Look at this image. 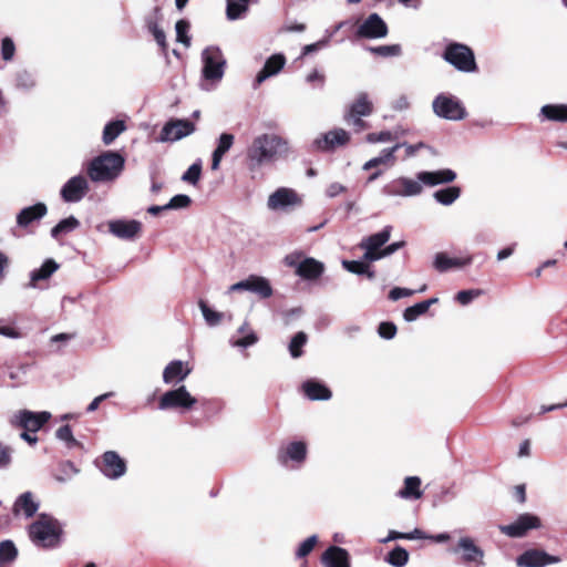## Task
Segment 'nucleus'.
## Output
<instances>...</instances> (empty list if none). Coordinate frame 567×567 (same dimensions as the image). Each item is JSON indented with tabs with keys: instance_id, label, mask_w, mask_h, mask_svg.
Masks as SVG:
<instances>
[{
	"instance_id": "nucleus-1",
	"label": "nucleus",
	"mask_w": 567,
	"mask_h": 567,
	"mask_svg": "<svg viewBox=\"0 0 567 567\" xmlns=\"http://www.w3.org/2000/svg\"><path fill=\"white\" fill-rule=\"evenodd\" d=\"M288 142L279 135L265 133L256 136L246 152L247 167L258 171L266 164L274 162L278 156L287 153Z\"/></svg>"
},
{
	"instance_id": "nucleus-2",
	"label": "nucleus",
	"mask_w": 567,
	"mask_h": 567,
	"mask_svg": "<svg viewBox=\"0 0 567 567\" xmlns=\"http://www.w3.org/2000/svg\"><path fill=\"white\" fill-rule=\"evenodd\" d=\"M29 536L38 547L56 548L62 543L63 526L52 515L41 513L29 526Z\"/></svg>"
},
{
	"instance_id": "nucleus-3",
	"label": "nucleus",
	"mask_w": 567,
	"mask_h": 567,
	"mask_svg": "<svg viewBox=\"0 0 567 567\" xmlns=\"http://www.w3.org/2000/svg\"><path fill=\"white\" fill-rule=\"evenodd\" d=\"M124 157L112 151L94 157L87 166V175L93 182L114 181L124 168Z\"/></svg>"
},
{
	"instance_id": "nucleus-4",
	"label": "nucleus",
	"mask_w": 567,
	"mask_h": 567,
	"mask_svg": "<svg viewBox=\"0 0 567 567\" xmlns=\"http://www.w3.org/2000/svg\"><path fill=\"white\" fill-rule=\"evenodd\" d=\"M443 59L460 72L471 73L477 70L473 50L463 43L447 44L443 52Z\"/></svg>"
},
{
	"instance_id": "nucleus-5",
	"label": "nucleus",
	"mask_w": 567,
	"mask_h": 567,
	"mask_svg": "<svg viewBox=\"0 0 567 567\" xmlns=\"http://www.w3.org/2000/svg\"><path fill=\"white\" fill-rule=\"evenodd\" d=\"M202 76L212 83L219 82L225 73L226 59L218 47L210 45L202 52Z\"/></svg>"
},
{
	"instance_id": "nucleus-6",
	"label": "nucleus",
	"mask_w": 567,
	"mask_h": 567,
	"mask_svg": "<svg viewBox=\"0 0 567 567\" xmlns=\"http://www.w3.org/2000/svg\"><path fill=\"white\" fill-rule=\"evenodd\" d=\"M432 109L436 116L447 121H461L467 112L463 103L451 94L441 93L432 102Z\"/></svg>"
},
{
	"instance_id": "nucleus-7",
	"label": "nucleus",
	"mask_w": 567,
	"mask_h": 567,
	"mask_svg": "<svg viewBox=\"0 0 567 567\" xmlns=\"http://www.w3.org/2000/svg\"><path fill=\"white\" fill-rule=\"evenodd\" d=\"M197 403L185 385L177 389L166 391L158 402L159 410L182 409L190 410Z\"/></svg>"
},
{
	"instance_id": "nucleus-8",
	"label": "nucleus",
	"mask_w": 567,
	"mask_h": 567,
	"mask_svg": "<svg viewBox=\"0 0 567 567\" xmlns=\"http://www.w3.org/2000/svg\"><path fill=\"white\" fill-rule=\"evenodd\" d=\"M50 419H51V413L47 412V411L33 412L30 410H20L11 416L10 424L14 427L23 429V431H29V432L35 433Z\"/></svg>"
},
{
	"instance_id": "nucleus-9",
	"label": "nucleus",
	"mask_w": 567,
	"mask_h": 567,
	"mask_svg": "<svg viewBox=\"0 0 567 567\" xmlns=\"http://www.w3.org/2000/svg\"><path fill=\"white\" fill-rule=\"evenodd\" d=\"M423 192V183L417 178L398 177L382 188V194L390 197H412Z\"/></svg>"
},
{
	"instance_id": "nucleus-10",
	"label": "nucleus",
	"mask_w": 567,
	"mask_h": 567,
	"mask_svg": "<svg viewBox=\"0 0 567 567\" xmlns=\"http://www.w3.org/2000/svg\"><path fill=\"white\" fill-rule=\"evenodd\" d=\"M235 291H249L261 299L271 297L274 292L269 280L257 275H250L246 279L231 285L227 292L230 293Z\"/></svg>"
},
{
	"instance_id": "nucleus-11",
	"label": "nucleus",
	"mask_w": 567,
	"mask_h": 567,
	"mask_svg": "<svg viewBox=\"0 0 567 567\" xmlns=\"http://www.w3.org/2000/svg\"><path fill=\"white\" fill-rule=\"evenodd\" d=\"M195 132V124L189 120H169L163 126L158 142H176Z\"/></svg>"
},
{
	"instance_id": "nucleus-12",
	"label": "nucleus",
	"mask_w": 567,
	"mask_h": 567,
	"mask_svg": "<svg viewBox=\"0 0 567 567\" xmlns=\"http://www.w3.org/2000/svg\"><path fill=\"white\" fill-rule=\"evenodd\" d=\"M449 551L455 555L461 554L464 564H484V550L470 536L461 537L456 546L451 547Z\"/></svg>"
},
{
	"instance_id": "nucleus-13",
	"label": "nucleus",
	"mask_w": 567,
	"mask_h": 567,
	"mask_svg": "<svg viewBox=\"0 0 567 567\" xmlns=\"http://www.w3.org/2000/svg\"><path fill=\"white\" fill-rule=\"evenodd\" d=\"M540 527V520L537 516L525 513L518 516V518L508 525H501L499 530L513 538L523 537L530 529Z\"/></svg>"
},
{
	"instance_id": "nucleus-14",
	"label": "nucleus",
	"mask_w": 567,
	"mask_h": 567,
	"mask_svg": "<svg viewBox=\"0 0 567 567\" xmlns=\"http://www.w3.org/2000/svg\"><path fill=\"white\" fill-rule=\"evenodd\" d=\"M301 205L298 194L287 187H280L269 195L267 207L270 210H287L289 207Z\"/></svg>"
},
{
	"instance_id": "nucleus-15",
	"label": "nucleus",
	"mask_w": 567,
	"mask_h": 567,
	"mask_svg": "<svg viewBox=\"0 0 567 567\" xmlns=\"http://www.w3.org/2000/svg\"><path fill=\"white\" fill-rule=\"evenodd\" d=\"M89 192V183L82 175L71 177L61 188L60 195L65 203H79Z\"/></svg>"
},
{
	"instance_id": "nucleus-16",
	"label": "nucleus",
	"mask_w": 567,
	"mask_h": 567,
	"mask_svg": "<svg viewBox=\"0 0 567 567\" xmlns=\"http://www.w3.org/2000/svg\"><path fill=\"white\" fill-rule=\"evenodd\" d=\"M559 561L560 557L549 555L538 549H528L516 558V565L518 567H545Z\"/></svg>"
},
{
	"instance_id": "nucleus-17",
	"label": "nucleus",
	"mask_w": 567,
	"mask_h": 567,
	"mask_svg": "<svg viewBox=\"0 0 567 567\" xmlns=\"http://www.w3.org/2000/svg\"><path fill=\"white\" fill-rule=\"evenodd\" d=\"M349 140L350 135L346 130L334 128L317 137L312 145L316 150L327 152L346 145Z\"/></svg>"
},
{
	"instance_id": "nucleus-18",
	"label": "nucleus",
	"mask_w": 567,
	"mask_h": 567,
	"mask_svg": "<svg viewBox=\"0 0 567 567\" xmlns=\"http://www.w3.org/2000/svg\"><path fill=\"white\" fill-rule=\"evenodd\" d=\"M386 34L388 25L378 13H371L357 30V35L365 39H380Z\"/></svg>"
},
{
	"instance_id": "nucleus-19",
	"label": "nucleus",
	"mask_w": 567,
	"mask_h": 567,
	"mask_svg": "<svg viewBox=\"0 0 567 567\" xmlns=\"http://www.w3.org/2000/svg\"><path fill=\"white\" fill-rule=\"evenodd\" d=\"M100 470L106 477L117 480L125 474L126 463L115 451H107L102 455Z\"/></svg>"
},
{
	"instance_id": "nucleus-20",
	"label": "nucleus",
	"mask_w": 567,
	"mask_h": 567,
	"mask_svg": "<svg viewBox=\"0 0 567 567\" xmlns=\"http://www.w3.org/2000/svg\"><path fill=\"white\" fill-rule=\"evenodd\" d=\"M307 456V446L303 442L296 441L289 443L287 446L282 447L278 452V462L284 465L288 466V462L291 461L296 463L297 465H300L303 463Z\"/></svg>"
},
{
	"instance_id": "nucleus-21",
	"label": "nucleus",
	"mask_w": 567,
	"mask_h": 567,
	"mask_svg": "<svg viewBox=\"0 0 567 567\" xmlns=\"http://www.w3.org/2000/svg\"><path fill=\"white\" fill-rule=\"evenodd\" d=\"M415 177L425 186L434 187L441 184H449L455 181L456 173L451 168L439 171H422L416 173Z\"/></svg>"
},
{
	"instance_id": "nucleus-22",
	"label": "nucleus",
	"mask_w": 567,
	"mask_h": 567,
	"mask_svg": "<svg viewBox=\"0 0 567 567\" xmlns=\"http://www.w3.org/2000/svg\"><path fill=\"white\" fill-rule=\"evenodd\" d=\"M58 269L59 264L54 259H47L40 268L30 272L29 282L24 285V288L42 289L40 282L48 280Z\"/></svg>"
},
{
	"instance_id": "nucleus-23",
	"label": "nucleus",
	"mask_w": 567,
	"mask_h": 567,
	"mask_svg": "<svg viewBox=\"0 0 567 567\" xmlns=\"http://www.w3.org/2000/svg\"><path fill=\"white\" fill-rule=\"evenodd\" d=\"M142 229L137 220H113L109 223V230L121 239H133Z\"/></svg>"
},
{
	"instance_id": "nucleus-24",
	"label": "nucleus",
	"mask_w": 567,
	"mask_h": 567,
	"mask_svg": "<svg viewBox=\"0 0 567 567\" xmlns=\"http://www.w3.org/2000/svg\"><path fill=\"white\" fill-rule=\"evenodd\" d=\"M286 64V56L282 53H276L269 56L262 69L256 75L255 82L257 85L261 84L267 79L277 75Z\"/></svg>"
},
{
	"instance_id": "nucleus-25",
	"label": "nucleus",
	"mask_w": 567,
	"mask_h": 567,
	"mask_svg": "<svg viewBox=\"0 0 567 567\" xmlns=\"http://www.w3.org/2000/svg\"><path fill=\"white\" fill-rule=\"evenodd\" d=\"M324 567H350V557L344 548L330 546L321 557Z\"/></svg>"
},
{
	"instance_id": "nucleus-26",
	"label": "nucleus",
	"mask_w": 567,
	"mask_h": 567,
	"mask_svg": "<svg viewBox=\"0 0 567 567\" xmlns=\"http://www.w3.org/2000/svg\"><path fill=\"white\" fill-rule=\"evenodd\" d=\"M301 389L305 395L311 401H327L332 396L329 388L316 379L305 381Z\"/></svg>"
},
{
	"instance_id": "nucleus-27",
	"label": "nucleus",
	"mask_w": 567,
	"mask_h": 567,
	"mask_svg": "<svg viewBox=\"0 0 567 567\" xmlns=\"http://www.w3.org/2000/svg\"><path fill=\"white\" fill-rule=\"evenodd\" d=\"M48 208L43 203H37L32 206L24 207L17 215V224L19 227L25 228L31 223L40 220L47 215Z\"/></svg>"
},
{
	"instance_id": "nucleus-28",
	"label": "nucleus",
	"mask_w": 567,
	"mask_h": 567,
	"mask_svg": "<svg viewBox=\"0 0 567 567\" xmlns=\"http://www.w3.org/2000/svg\"><path fill=\"white\" fill-rule=\"evenodd\" d=\"M39 502L34 501L31 492L22 493L14 502L12 512L16 516L23 514L27 518L32 517L39 509Z\"/></svg>"
},
{
	"instance_id": "nucleus-29",
	"label": "nucleus",
	"mask_w": 567,
	"mask_h": 567,
	"mask_svg": "<svg viewBox=\"0 0 567 567\" xmlns=\"http://www.w3.org/2000/svg\"><path fill=\"white\" fill-rule=\"evenodd\" d=\"M190 370L185 368L184 362L181 360L171 361L163 371V382L166 384H172L175 382L184 381Z\"/></svg>"
},
{
	"instance_id": "nucleus-30",
	"label": "nucleus",
	"mask_w": 567,
	"mask_h": 567,
	"mask_svg": "<svg viewBox=\"0 0 567 567\" xmlns=\"http://www.w3.org/2000/svg\"><path fill=\"white\" fill-rule=\"evenodd\" d=\"M323 270L322 262L309 257L297 265L296 274L303 279L315 280L322 275Z\"/></svg>"
},
{
	"instance_id": "nucleus-31",
	"label": "nucleus",
	"mask_w": 567,
	"mask_h": 567,
	"mask_svg": "<svg viewBox=\"0 0 567 567\" xmlns=\"http://www.w3.org/2000/svg\"><path fill=\"white\" fill-rule=\"evenodd\" d=\"M391 233L392 226L388 225L381 231L362 238L358 246L359 248H369L370 250H381L389 241Z\"/></svg>"
},
{
	"instance_id": "nucleus-32",
	"label": "nucleus",
	"mask_w": 567,
	"mask_h": 567,
	"mask_svg": "<svg viewBox=\"0 0 567 567\" xmlns=\"http://www.w3.org/2000/svg\"><path fill=\"white\" fill-rule=\"evenodd\" d=\"M471 262L472 257H467L465 259L451 258L445 252H437L434 256L433 267L439 272H446L452 268H461L463 266L470 265Z\"/></svg>"
},
{
	"instance_id": "nucleus-33",
	"label": "nucleus",
	"mask_w": 567,
	"mask_h": 567,
	"mask_svg": "<svg viewBox=\"0 0 567 567\" xmlns=\"http://www.w3.org/2000/svg\"><path fill=\"white\" fill-rule=\"evenodd\" d=\"M373 112V104L369 100L368 93L361 92L357 95L355 100L351 103L344 114L350 117L353 116H369Z\"/></svg>"
},
{
	"instance_id": "nucleus-34",
	"label": "nucleus",
	"mask_w": 567,
	"mask_h": 567,
	"mask_svg": "<svg viewBox=\"0 0 567 567\" xmlns=\"http://www.w3.org/2000/svg\"><path fill=\"white\" fill-rule=\"evenodd\" d=\"M235 136L230 133H223L218 138V143L216 148L212 155V169L216 171L219 168V164L224 155L234 145Z\"/></svg>"
},
{
	"instance_id": "nucleus-35",
	"label": "nucleus",
	"mask_w": 567,
	"mask_h": 567,
	"mask_svg": "<svg viewBox=\"0 0 567 567\" xmlns=\"http://www.w3.org/2000/svg\"><path fill=\"white\" fill-rule=\"evenodd\" d=\"M540 121L567 122V104H546L539 111Z\"/></svg>"
},
{
	"instance_id": "nucleus-36",
	"label": "nucleus",
	"mask_w": 567,
	"mask_h": 567,
	"mask_svg": "<svg viewBox=\"0 0 567 567\" xmlns=\"http://www.w3.org/2000/svg\"><path fill=\"white\" fill-rule=\"evenodd\" d=\"M421 480L417 476H408L404 480V487L400 489L396 495L404 499H419L422 496V491L420 489Z\"/></svg>"
},
{
	"instance_id": "nucleus-37",
	"label": "nucleus",
	"mask_w": 567,
	"mask_h": 567,
	"mask_svg": "<svg viewBox=\"0 0 567 567\" xmlns=\"http://www.w3.org/2000/svg\"><path fill=\"white\" fill-rule=\"evenodd\" d=\"M14 87L20 91L29 92L37 85V79L33 72L22 69L18 70L13 76Z\"/></svg>"
},
{
	"instance_id": "nucleus-38",
	"label": "nucleus",
	"mask_w": 567,
	"mask_h": 567,
	"mask_svg": "<svg viewBox=\"0 0 567 567\" xmlns=\"http://www.w3.org/2000/svg\"><path fill=\"white\" fill-rule=\"evenodd\" d=\"M439 301L437 298H431L408 307L403 312V318L408 322L415 321L420 316L427 312L430 307Z\"/></svg>"
},
{
	"instance_id": "nucleus-39",
	"label": "nucleus",
	"mask_w": 567,
	"mask_h": 567,
	"mask_svg": "<svg viewBox=\"0 0 567 567\" xmlns=\"http://www.w3.org/2000/svg\"><path fill=\"white\" fill-rule=\"evenodd\" d=\"M126 130L125 122L115 120L109 122L103 130L102 141L105 145L112 144Z\"/></svg>"
},
{
	"instance_id": "nucleus-40",
	"label": "nucleus",
	"mask_w": 567,
	"mask_h": 567,
	"mask_svg": "<svg viewBox=\"0 0 567 567\" xmlns=\"http://www.w3.org/2000/svg\"><path fill=\"white\" fill-rule=\"evenodd\" d=\"M401 147V144H395L394 146L392 147H389V148H384L382 150V152L380 153L379 156L377 157H373L371 159H369L368 162H365L363 164V169L364 171H370L374 167H378L379 165L381 164H386L389 162H393L395 156H394V153Z\"/></svg>"
},
{
	"instance_id": "nucleus-41",
	"label": "nucleus",
	"mask_w": 567,
	"mask_h": 567,
	"mask_svg": "<svg viewBox=\"0 0 567 567\" xmlns=\"http://www.w3.org/2000/svg\"><path fill=\"white\" fill-rule=\"evenodd\" d=\"M461 196L458 186H449L433 193L434 199L444 206L452 205Z\"/></svg>"
},
{
	"instance_id": "nucleus-42",
	"label": "nucleus",
	"mask_w": 567,
	"mask_h": 567,
	"mask_svg": "<svg viewBox=\"0 0 567 567\" xmlns=\"http://www.w3.org/2000/svg\"><path fill=\"white\" fill-rule=\"evenodd\" d=\"M198 307L202 311V315L204 317V320L207 326L209 327H217L221 323L223 319L225 318L226 313L215 311L213 310L205 300L198 301Z\"/></svg>"
},
{
	"instance_id": "nucleus-43",
	"label": "nucleus",
	"mask_w": 567,
	"mask_h": 567,
	"mask_svg": "<svg viewBox=\"0 0 567 567\" xmlns=\"http://www.w3.org/2000/svg\"><path fill=\"white\" fill-rule=\"evenodd\" d=\"M385 561L393 567H404L409 561V551L402 546H395L388 553Z\"/></svg>"
},
{
	"instance_id": "nucleus-44",
	"label": "nucleus",
	"mask_w": 567,
	"mask_h": 567,
	"mask_svg": "<svg viewBox=\"0 0 567 567\" xmlns=\"http://www.w3.org/2000/svg\"><path fill=\"white\" fill-rule=\"evenodd\" d=\"M249 0H227L226 16L229 20H237L248 10Z\"/></svg>"
},
{
	"instance_id": "nucleus-45",
	"label": "nucleus",
	"mask_w": 567,
	"mask_h": 567,
	"mask_svg": "<svg viewBox=\"0 0 567 567\" xmlns=\"http://www.w3.org/2000/svg\"><path fill=\"white\" fill-rule=\"evenodd\" d=\"M80 223L74 216L60 220L52 229L51 236L58 238L61 234L70 233L79 227Z\"/></svg>"
},
{
	"instance_id": "nucleus-46",
	"label": "nucleus",
	"mask_w": 567,
	"mask_h": 567,
	"mask_svg": "<svg viewBox=\"0 0 567 567\" xmlns=\"http://www.w3.org/2000/svg\"><path fill=\"white\" fill-rule=\"evenodd\" d=\"M18 550L11 540L0 543V567L16 559Z\"/></svg>"
},
{
	"instance_id": "nucleus-47",
	"label": "nucleus",
	"mask_w": 567,
	"mask_h": 567,
	"mask_svg": "<svg viewBox=\"0 0 567 567\" xmlns=\"http://www.w3.org/2000/svg\"><path fill=\"white\" fill-rule=\"evenodd\" d=\"M308 337L303 331L297 332L290 343L289 352L292 358L297 359L302 355V347L307 343Z\"/></svg>"
},
{
	"instance_id": "nucleus-48",
	"label": "nucleus",
	"mask_w": 567,
	"mask_h": 567,
	"mask_svg": "<svg viewBox=\"0 0 567 567\" xmlns=\"http://www.w3.org/2000/svg\"><path fill=\"white\" fill-rule=\"evenodd\" d=\"M190 24L187 20H178L175 24L176 41L184 44L186 48L190 47V37L188 35Z\"/></svg>"
},
{
	"instance_id": "nucleus-49",
	"label": "nucleus",
	"mask_w": 567,
	"mask_h": 567,
	"mask_svg": "<svg viewBox=\"0 0 567 567\" xmlns=\"http://www.w3.org/2000/svg\"><path fill=\"white\" fill-rule=\"evenodd\" d=\"M78 472L79 470L75 465L71 461H66L60 464L59 473L54 475V478L60 483H64L72 478Z\"/></svg>"
},
{
	"instance_id": "nucleus-50",
	"label": "nucleus",
	"mask_w": 567,
	"mask_h": 567,
	"mask_svg": "<svg viewBox=\"0 0 567 567\" xmlns=\"http://www.w3.org/2000/svg\"><path fill=\"white\" fill-rule=\"evenodd\" d=\"M55 436L56 439H59L60 441H63L66 443V446L69 449H72L74 446H79L80 443L75 440V437L73 436V433H72V430H71V426L70 425H62L60 426L56 432H55Z\"/></svg>"
},
{
	"instance_id": "nucleus-51",
	"label": "nucleus",
	"mask_w": 567,
	"mask_h": 567,
	"mask_svg": "<svg viewBox=\"0 0 567 567\" xmlns=\"http://www.w3.org/2000/svg\"><path fill=\"white\" fill-rule=\"evenodd\" d=\"M202 174V163L197 161L193 163L188 169L183 174L182 181L189 183L192 185H196L200 178Z\"/></svg>"
},
{
	"instance_id": "nucleus-52",
	"label": "nucleus",
	"mask_w": 567,
	"mask_h": 567,
	"mask_svg": "<svg viewBox=\"0 0 567 567\" xmlns=\"http://www.w3.org/2000/svg\"><path fill=\"white\" fill-rule=\"evenodd\" d=\"M368 50L380 56H398L401 54L400 44L369 47Z\"/></svg>"
},
{
	"instance_id": "nucleus-53",
	"label": "nucleus",
	"mask_w": 567,
	"mask_h": 567,
	"mask_svg": "<svg viewBox=\"0 0 567 567\" xmlns=\"http://www.w3.org/2000/svg\"><path fill=\"white\" fill-rule=\"evenodd\" d=\"M342 267L347 271H349L351 274L359 275V276H362L363 272L368 271V264L364 262L362 259L361 260H343Z\"/></svg>"
},
{
	"instance_id": "nucleus-54",
	"label": "nucleus",
	"mask_w": 567,
	"mask_h": 567,
	"mask_svg": "<svg viewBox=\"0 0 567 567\" xmlns=\"http://www.w3.org/2000/svg\"><path fill=\"white\" fill-rule=\"evenodd\" d=\"M426 288H427L426 285H423L419 290L394 287L393 289L390 290L389 298L392 301H396L401 298L410 297V296L414 295L415 292H424L426 290Z\"/></svg>"
},
{
	"instance_id": "nucleus-55",
	"label": "nucleus",
	"mask_w": 567,
	"mask_h": 567,
	"mask_svg": "<svg viewBox=\"0 0 567 567\" xmlns=\"http://www.w3.org/2000/svg\"><path fill=\"white\" fill-rule=\"evenodd\" d=\"M192 199L188 195L178 194L173 196L169 202L166 204V208L168 209H182L186 208L190 205Z\"/></svg>"
},
{
	"instance_id": "nucleus-56",
	"label": "nucleus",
	"mask_w": 567,
	"mask_h": 567,
	"mask_svg": "<svg viewBox=\"0 0 567 567\" xmlns=\"http://www.w3.org/2000/svg\"><path fill=\"white\" fill-rule=\"evenodd\" d=\"M317 536L316 535H312L310 537H308L307 539H305L298 547L297 551H296V556L298 558H303L306 557L307 555H309L315 545L317 544Z\"/></svg>"
},
{
	"instance_id": "nucleus-57",
	"label": "nucleus",
	"mask_w": 567,
	"mask_h": 567,
	"mask_svg": "<svg viewBox=\"0 0 567 567\" xmlns=\"http://www.w3.org/2000/svg\"><path fill=\"white\" fill-rule=\"evenodd\" d=\"M483 293L480 289L461 290L456 293L455 299L463 306L468 305L472 300Z\"/></svg>"
},
{
	"instance_id": "nucleus-58",
	"label": "nucleus",
	"mask_w": 567,
	"mask_h": 567,
	"mask_svg": "<svg viewBox=\"0 0 567 567\" xmlns=\"http://www.w3.org/2000/svg\"><path fill=\"white\" fill-rule=\"evenodd\" d=\"M378 333L381 338L391 340L396 334V326L393 322H381L378 327Z\"/></svg>"
},
{
	"instance_id": "nucleus-59",
	"label": "nucleus",
	"mask_w": 567,
	"mask_h": 567,
	"mask_svg": "<svg viewBox=\"0 0 567 567\" xmlns=\"http://www.w3.org/2000/svg\"><path fill=\"white\" fill-rule=\"evenodd\" d=\"M16 47L10 38H4L1 42V55L4 61H10L14 55Z\"/></svg>"
},
{
	"instance_id": "nucleus-60",
	"label": "nucleus",
	"mask_w": 567,
	"mask_h": 567,
	"mask_svg": "<svg viewBox=\"0 0 567 567\" xmlns=\"http://www.w3.org/2000/svg\"><path fill=\"white\" fill-rule=\"evenodd\" d=\"M306 82L321 89L326 83V75L322 72L318 71L317 69H315L306 76Z\"/></svg>"
},
{
	"instance_id": "nucleus-61",
	"label": "nucleus",
	"mask_w": 567,
	"mask_h": 567,
	"mask_svg": "<svg viewBox=\"0 0 567 567\" xmlns=\"http://www.w3.org/2000/svg\"><path fill=\"white\" fill-rule=\"evenodd\" d=\"M365 140L368 143L389 142L393 140V135L390 131H382L379 133H369Z\"/></svg>"
},
{
	"instance_id": "nucleus-62",
	"label": "nucleus",
	"mask_w": 567,
	"mask_h": 567,
	"mask_svg": "<svg viewBox=\"0 0 567 567\" xmlns=\"http://www.w3.org/2000/svg\"><path fill=\"white\" fill-rule=\"evenodd\" d=\"M257 341H258L257 334L255 332H250L247 336H245L244 338H240V339L236 340L235 342H233V346L237 347V348H248V347L257 343Z\"/></svg>"
},
{
	"instance_id": "nucleus-63",
	"label": "nucleus",
	"mask_w": 567,
	"mask_h": 567,
	"mask_svg": "<svg viewBox=\"0 0 567 567\" xmlns=\"http://www.w3.org/2000/svg\"><path fill=\"white\" fill-rule=\"evenodd\" d=\"M11 447L0 444V468H7L11 464Z\"/></svg>"
},
{
	"instance_id": "nucleus-64",
	"label": "nucleus",
	"mask_w": 567,
	"mask_h": 567,
	"mask_svg": "<svg viewBox=\"0 0 567 567\" xmlns=\"http://www.w3.org/2000/svg\"><path fill=\"white\" fill-rule=\"evenodd\" d=\"M343 120L347 124L352 125L357 132L367 127V123L361 118V116L350 117L348 114H344Z\"/></svg>"
}]
</instances>
